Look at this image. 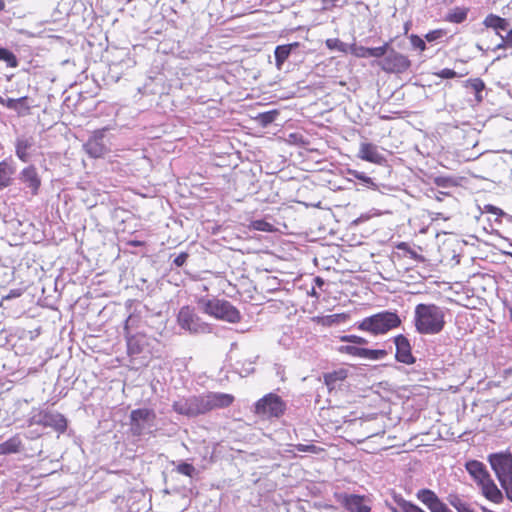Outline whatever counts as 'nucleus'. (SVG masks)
<instances>
[{
  "label": "nucleus",
  "instance_id": "f257e3e1",
  "mask_svg": "<svg viewBox=\"0 0 512 512\" xmlns=\"http://www.w3.org/2000/svg\"><path fill=\"white\" fill-rule=\"evenodd\" d=\"M445 315L443 307L434 303H419L414 309L415 330L422 335H436L445 327Z\"/></svg>",
  "mask_w": 512,
  "mask_h": 512
},
{
  "label": "nucleus",
  "instance_id": "f03ea898",
  "mask_svg": "<svg viewBox=\"0 0 512 512\" xmlns=\"http://www.w3.org/2000/svg\"><path fill=\"white\" fill-rule=\"evenodd\" d=\"M197 305L205 314L229 323H238L241 320L239 310L229 301L218 298L200 297Z\"/></svg>",
  "mask_w": 512,
  "mask_h": 512
},
{
  "label": "nucleus",
  "instance_id": "7ed1b4c3",
  "mask_svg": "<svg viewBox=\"0 0 512 512\" xmlns=\"http://www.w3.org/2000/svg\"><path fill=\"white\" fill-rule=\"evenodd\" d=\"M488 462L506 497L512 502V454L510 452L492 453L488 456Z\"/></svg>",
  "mask_w": 512,
  "mask_h": 512
},
{
  "label": "nucleus",
  "instance_id": "20e7f679",
  "mask_svg": "<svg viewBox=\"0 0 512 512\" xmlns=\"http://www.w3.org/2000/svg\"><path fill=\"white\" fill-rule=\"evenodd\" d=\"M400 324L401 319L396 312L382 311L358 322L357 328L373 335H379L397 328Z\"/></svg>",
  "mask_w": 512,
  "mask_h": 512
},
{
  "label": "nucleus",
  "instance_id": "39448f33",
  "mask_svg": "<svg viewBox=\"0 0 512 512\" xmlns=\"http://www.w3.org/2000/svg\"><path fill=\"white\" fill-rule=\"evenodd\" d=\"M156 413L152 409L139 408L130 413V430L135 436L151 433L155 426Z\"/></svg>",
  "mask_w": 512,
  "mask_h": 512
},
{
  "label": "nucleus",
  "instance_id": "423d86ee",
  "mask_svg": "<svg viewBox=\"0 0 512 512\" xmlns=\"http://www.w3.org/2000/svg\"><path fill=\"white\" fill-rule=\"evenodd\" d=\"M177 322L179 326L194 334H205L211 332L209 324L203 322L189 306L180 309Z\"/></svg>",
  "mask_w": 512,
  "mask_h": 512
},
{
  "label": "nucleus",
  "instance_id": "0eeeda50",
  "mask_svg": "<svg viewBox=\"0 0 512 512\" xmlns=\"http://www.w3.org/2000/svg\"><path fill=\"white\" fill-rule=\"evenodd\" d=\"M28 425L51 427L58 432H64L67 428V422L63 415L45 410L33 411L31 417L28 420Z\"/></svg>",
  "mask_w": 512,
  "mask_h": 512
},
{
  "label": "nucleus",
  "instance_id": "6e6552de",
  "mask_svg": "<svg viewBox=\"0 0 512 512\" xmlns=\"http://www.w3.org/2000/svg\"><path fill=\"white\" fill-rule=\"evenodd\" d=\"M284 410V402L278 395L273 393L265 395L255 405V413L265 418L280 417Z\"/></svg>",
  "mask_w": 512,
  "mask_h": 512
},
{
  "label": "nucleus",
  "instance_id": "1a4fd4ad",
  "mask_svg": "<svg viewBox=\"0 0 512 512\" xmlns=\"http://www.w3.org/2000/svg\"><path fill=\"white\" fill-rule=\"evenodd\" d=\"M172 408L176 413L187 417H196L207 413L203 395L181 398L173 403Z\"/></svg>",
  "mask_w": 512,
  "mask_h": 512
},
{
  "label": "nucleus",
  "instance_id": "9d476101",
  "mask_svg": "<svg viewBox=\"0 0 512 512\" xmlns=\"http://www.w3.org/2000/svg\"><path fill=\"white\" fill-rule=\"evenodd\" d=\"M377 64L386 73L402 74L410 68L411 61L407 56L394 49H390L386 56L379 60Z\"/></svg>",
  "mask_w": 512,
  "mask_h": 512
},
{
  "label": "nucleus",
  "instance_id": "9b49d317",
  "mask_svg": "<svg viewBox=\"0 0 512 512\" xmlns=\"http://www.w3.org/2000/svg\"><path fill=\"white\" fill-rule=\"evenodd\" d=\"M339 502L349 512H370L371 504L367 497L357 494H342Z\"/></svg>",
  "mask_w": 512,
  "mask_h": 512
},
{
  "label": "nucleus",
  "instance_id": "f8f14e48",
  "mask_svg": "<svg viewBox=\"0 0 512 512\" xmlns=\"http://www.w3.org/2000/svg\"><path fill=\"white\" fill-rule=\"evenodd\" d=\"M104 130H97L84 144V150L93 158H100L105 155L107 148L103 143Z\"/></svg>",
  "mask_w": 512,
  "mask_h": 512
},
{
  "label": "nucleus",
  "instance_id": "ddd939ff",
  "mask_svg": "<svg viewBox=\"0 0 512 512\" xmlns=\"http://www.w3.org/2000/svg\"><path fill=\"white\" fill-rule=\"evenodd\" d=\"M204 396L206 412L213 409H221L230 406L234 401V396L228 393L211 392Z\"/></svg>",
  "mask_w": 512,
  "mask_h": 512
},
{
  "label": "nucleus",
  "instance_id": "4468645a",
  "mask_svg": "<svg viewBox=\"0 0 512 512\" xmlns=\"http://www.w3.org/2000/svg\"><path fill=\"white\" fill-rule=\"evenodd\" d=\"M131 317H129L126 321L125 330H126V338H127V350L128 354L131 356L138 355L142 353L145 349V346L148 344V338L144 334H136L129 336L128 333V324L131 321Z\"/></svg>",
  "mask_w": 512,
  "mask_h": 512
},
{
  "label": "nucleus",
  "instance_id": "2eb2a0df",
  "mask_svg": "<svg viewBox=\"0 0 512 512\" xmlns=\"http://www.w3.org/2000/svg\"><path fill=\"white\" fill-rule=\"evenodd\" d=\"M395 345H396V359L399 362L404 364H413L415 362V358L411 353V345L409 340L403 336L398 335L395 337Z\"/></svg>",
  "mask_w": 512,
  "mask_h": 512
},
{
  "label": "nucleus",
  "instance_id": "dca6fc26",
  "mask_svg": "<svg viewBox=\"0 0 512 512\" xmlns=\"http://www.w3.org/2000/svg\"><path fill=\"white\" fill-rule=\"evenodd\" d=\"M481 494L489 501L500 504L503 502L504 496L502 491L497 487L492 477H488L480 486H478Z\"/></svg>",
  "mask_w": 512,
  "mask_h": 512
},
{
  "label": "nucleus",
  "instance_id": "f3484780",
  "mask_svg": "<svg viewBox=\"0 0 512 512\" xmlns=\"http://www.w3.org/2000/svg\"><path fill=\"white\" fill-rule=\"evenodd\" d=\"M465 468L477 486H480L488 477L491 476L486 466L478 460L467 461Z\"/></svg>",
  "mask_w": 512,
  "mask_h": 512
},
{
  "label": "nucleus",
  "instance_id": "a211bd4d",
  "mask_svg": "<svg viewBox=\"0 0 512 512\" xmlns=\"http://www.w3.org/2000/svg\"><path fill=\"white\" fill-rule=\"evenodd\" d=\"M358 157L374 164H381L385 161L378 147L372 143H361Z\"/></svg>",
  "mask_w": 512,
  "mask_h": 512
},
{
  "label": "nucleus",
  "instance_id": "6ab92c4d",
  "mask_svg": "<svg viewBox=\"0 0 512 512\" xmlns=\"http://www.w3.org/2000/svg\"><path fill=\"white\" fill-rule=\"evenodd\" d=\"M20 180L30 189L33 195L38 193L41 180L36 169L32 166L24 168L20 173Z\"/></svg>",
  "mask_w": 512,
  "mask_h": 512
},
{
  "label": "nucleus",
  "instance_id": "aec40b11",
  "mask_svg": "<svg viewBox=\"0 0 512 512\" xmlns=\"http://www.w3.org/2000/svg\"><path fill=\"white\" fill-rule=\"evenodd\" d=\"M300 46V43L293 42L286 45H279L275 48V65L277 69H281L284 62L289 58L290 54Z\"/></svg>",
  "mask_w": 512,
  "mask_h": 512
},
{
  "label": "nucleus",
  "instance_id": "412c9836",
  "mask_svg": "<svg viewBox=\"0 0 512 512\" xmlns=\"http://www.w3.org/2000/svg\"><path fill=\"white\" fill-rule=\"evenodd\" d=\"M417 498L423 504H425L430 511H432L435 507H437L442 501L438 498V496L429 489H421L417 492Z\"/></svg>",
  "mask_w": 512,
  "mask_h": 512
},
{
  "label": "nucleus",
  "instance_id": "4be33fe9",
  "mask_svg": "<svg viewBox=\"0 0 512 512\" xmlns=\"http://www.w3.org/2000/svg\"><path fill=\"white\" fill-rule=\"evenodd\" d=\"M483 24L487 27V28H492L494 29L498 35L499 34V31H505L508 29L509 27V23L506 19L504 18H501L495 14H489L485 19H484V22Z\"/></svg>",
  "mask_w": 512,
  "mask_h": 512
},
{
  "label": "nucleus",
  "instance_id": "5701e85b",
  "mask_svg": "<svg viewBox=\"0 0 512 512\" xmlns=\"http://www.w3.org/2000/svg\"><path fill=\"white\" fill-rule=\"evenodd\" d=\"M33 146V140L31 138L20 137L16 140V155L23 161L29 160L28 150Z\"/></svg>",
  "mask_w": 512,
  "mask_h": 512
},
{
  "label": "nucleus",
  "instance_id": "b1692460",
  "mask_svg": "<svg viewBox=\"0 0 512 512\" xmlns=\"http://www.w3.org/2000/svg\"><path fill=\"white\" fill-rule=\"evenodd\" d=\"M14 173L15 168L12 164L7 161L0 162V190L11 184Z\"/></svg>",
  "mask_w": 512,
  "mask_h": 512
},
{
  "label": "nucleus",
  "instance_id": "393cba45",
  "mask_svg": "<svg viewBox=\"0 0 512 512\" xmlns=\"http://www.w3.org/2000/svg\"><path fill=\"white\" fill-rule=\"evenodd\" d=\"M22 447V441L18 435L0 443V455L17 453Z\"/></svg>",
  "mask_w": 512,
  "mask_h": 512
},
{
  "label": "nucleus",
  "instance_id": "a878e982",
  "mask_svg": "<svg viewBox=\"0 0 512 512\" xmlns=\"http://www.w3.org/2000/svg\"><path fill=\"white\" fill-rule=\"evenodd\" d=\"M393 499L397 505V508L391 507V510L393 512H425L423 509H421L417 505L405 500L400 495H395L393 497Z\"/></svg>",
  "mask_w": 512,
  "mask_h": 512
},
{
  "label": "nucleus",
  "instance_id": "bb28decb",
  "mask_svg": "<svg viewBox=\"0 0 512 512\" xmlns=\"http://www.w3.org/2000/svg\"><path fill=\"white\" fill-rule=\"evenodd\" d=\"M347 378V371L345 369H339L324 375V382L329 389H334L339 383Z\"/></svg>",
  "mask_w": 512,
  "mask_h": 512
},
{
  "label": "nucleus",
  "instance_id": "cd10ccee",
  "mask_svg": "<svg viewBox=\"0 0 512 512\" xmlns=\"http://www.w3.org/2000/svg\"><path fill=\"white\" fill-rule=\"evenodd\" d=\"M465 87L471 88L474 91L477 102L482 101L483 97L481 93L485 88V84L480 78L466 80Z\"/></svg>",
  "mask_w": 512,
  "mask_h": 512
},
{
  "label": "nucleus",
  "instance_id": "c85d7f7f",
  "mask_svg": "<svg viewBox=\"0 0 512 512\" xmlns=\"http://www.w3.org/2000/svg\"><path fill=\"white\" fill-rule=\"evenodd\" d=\"M448 501L450 505L457 510V512H474L469 504H467L457 495H450Z\"/></svg>",
  "mask_w": 512,
  "mask_h": 512
},
{
  "label": "nucleus",
  "instance_id": "c756f323",
  "mask_svg": "<svg viewBox=\"0 0 512 512\" xmlns=\"http://www.w3.org/2000/svg\"><path fill=\"white\" fill-rule=\"evenodd\" d=\"M326 47L330 50H337L339 52L348 53L349 45L342 42L338 38H329L325 41Z\"/></svg>",
  "mask_w": 512,
  "mask_h": 512
},
{
  "label": "nucleus",
  "instance_id": "7c9ffc66",
  "mask_svg": "<svg viewBox=\"0 0 512 512\" xmlns=\"http://www.w3.org/2000/svg\"><path fill=\"white\" fill-rule=\"evenodd\" d=\"M387 352L385 350H374V349H367L363 348L362 352V358L370 359V360H380L386 357Z\"/></svg>",
  "mask_w": 512,
  "mask_h": 512
},
{
  "label": "nucleus",
  "instance_id": "2f4dec72",
  "mask_svg": "<svg viewBox=\"0 0 512 512\" xmlns=\"http://www.w3.org/2000/svg\"><path fill=\"white\" fill-rule=\"evenodd\" d=\"M348 175L361 180L365 185L368 187H371L373 189H376V184L374 183L373 179L365 175L363 172H359L357 170L349 169L347 171Z\"/></svg>",
  "mask_w": 512,
  "mask_h": 512
},
{
  "label": "nucleus",
  "instance_id": "473e14b6",
  "mask_svg": "<svg viewBox=\"0 0 512 512\" xmlns=\"http://www.w3.org/2000/svg\"><path fill=\"white\" fill-rule=\"evenodd\" d=\"M434 184L440 188H451L458 185L456 179L452 177L438 176L433 180Z\"/></svg>",
  "mask_w": 512,
  "mask_h": 512
},
{
  "label": "nucleus",
  "instance_id": "72a5a7b5",
  "mask_svg": "<svg viewBox=\"0 0 512 512\" xmlns=\"http://www.w3.org/2000/svg\"><path fill=\"white\" fill-rule=\"evenodd\" d=\"M467 17V11L465 9L456 8L448 16L447 19L450 22L461 23Z\"/></svg>",
  "mask_w": 512,
  "mask_h": 512
},
{
  "label": "nucleus",
  "instance_id": "f704fd0d",
  "mask_svg": "<svg viewBox=\"0 0 512 512\" xmlns=\"http://www.w3.org/2000/svg\"><path fill=\"white\" fill-rule=\"evenodd\" d=\"M0 61H5L10 67L17 66V59L15 55L5 48H0Z\"/></svg>",
  "mask_w": 512,
  "mask_h": 512
},
{
  "label": "nucleus",
  "instance_id": "c9c22d12",
  "mask_svg": "<svg viewBox=\"0 0 512 512\" xmlns=\"http://www.w3.org/2000/svg\"><path fill=\"white\" fill-rule=\"evenodd\" d=\"M348 52L358 58L369 57V48L364 46H357L356 44L349 45Z\"/></svg>",
  "mask_w": 512,
  "mask_h": 512
},
{
  "label": "nucleus",
  "instance_id": "e433bc0d",
  "mask_svg": "<svg viewBox=\"0 0 512 512\" xmlns=\"http://www.w3.org/2000/svg\"><path fill=\"white\" fill-rule=\"evenodd\" d=\"M389 52V43H385L383 46L369 48V57L384 58Z\"/></svg>",
  "mask_w": 512,
  "mask_h": 512
},
{
  "label": "nucleus",
  "instance_id": "4c0bfd02",
  "mask_svg": "<svg viewBox=\"0 0 512 512\" xmlns=\"http://www.w3.org/2000/svg\"><path fill=\"white\" fill-rule=\"evenodd\" d=\"M250 227L253 230L264 231V232H271L273 229V226L270 223L266 222L265 220H261V219L252 221L250 224Z\"/></svg>",
  "mask_w": 512,
  "mask_h": 512
},
{
  "label": "nucleus",
  "instance_id": "58836bf2",
  "mask_svg": "<svg viewBox=\"0 0 512 512\" xmlns=\"http://www.w3.org/2000/svg\"><path fill=\"white\" fill-rule=\"evenodd\" d=\"M338 351L340 353H346V354L351 355V356L362 358L363 348H359V347H356V346L346 345V346H340L338 348Z\"/></svg>",
  "mask_w": 512,
  "mask_h": 512
},
{
  "label": "nucleus",
  "instance_id": "ea45409f",
  "mask_svg": "<svg viewBox=\"0 0 512 512\" xmlns=\"http://www.w3.org/2000/svg\"><path fill=\"white\" fill-rule=\"evenodd\" d=\"M435 75L440 78H443V79H451V78H455V77H463L464 75H466V73H457L456 71H454L452 69L445 68V69H442L441 71L435 73Z\"/></svg>",
  "mask_w": 512,
  "mask_h": 512
},
{
  "label": "nucleus",
  "instance_id": "a19ab883",
  "mask_svg": "<svg viewBox=\"0 0 512 512\" xmlns=\"http://www.w3.org/2000/svg\"><path fill=\"white\" fill-rule=\"evenodd\" d=\"M294 448L299 451V452H309V453H314V454H317L319 453L320 451H322L321 448L313 445V444H296L294 445Z\"/></svg>",
  "mask_w": 512,
  "mask_h": 512
},
{
  "label": "nucleus",
  "instance_id": "79ce46f5",
  "mask_svg": "<svg viewBox=\"0 0 512 512\" xmlns=\"http://www.w3.org/2000/svg\"><path fill=\"white\" fill-rule=\"evenodd\" d=\"M25 99H26L25 97H22V98H19V99L8 98L7 100H5L2 97V100L0 101V104L6 106L9 109L17 110L18 104L24 102Z\"/></svg>",
  "mask_w": 512,
  "mask_h": 512
},
{
  "label": "nucleus",
  "instance_id": "37998d69",
  "mask_svg": "<svg viewBox=\"0 0 512 512\" xmlns=\"http://www.w3.org/2000/svg\"><path fill=\"white\" fill-rule=\"evenodd\" d=\"M409 39L413 48L419 49L420 51H424L426 49L425 41L419 36L412 34Z\"/></svg>",
  "mask_w": 512,
  "mask_h": 512
},
{
  "label": "nucleus",
  "instance_id": "c03bdc74",
  "mask_svg": "<svg viewBox=\"0 0 512 512\" xmlns=\"http://www.w3.org/2000/svg\"><path fill=\"white\" fill-rule=\"evenodd\" d=\"M342 342H350L354 344L363 345L367 343V340L357 335H344L340 337Z\"/></svg>",
  "mask_w": 512,
  "mask_h": 512
},
{
  "label": "nucleus",
  "instance_id": "a18cd8bd",
  "mask_svg": "<svg viewBox=\"0 0 512 512\" xmlns=\"http://www.w3.org/2000/svg\"><path fill=\"white\" fill-rule=\"evenodd\" d=\"M348 316L346 314H333V315H329L327 316L325 319H324V322L326 324H334V323H340V322H345L347 320Z\"/></svg>",
  "mask_w": 512,
  "mask_h": 512
},
{
  "label": "nucleus",
  "instance_id": "49530a36",
  "mask_svg": "<svg viewBox=\"0 0 512 512\" xmlns=\"http://www.w3.org/2000/svg\"><path fill=\"white\" fill-rule=\"evenodd\" d=\"M177 471L180 473V474H183V475H186V476H189V477H192L194 472H195V468L193 465L191 464H188V463H181L178 465L177 467Z\"/></svg>",
  "mask_w": 512,
  "mask_h": 512
},
{
  "label": "nucleus",
  "instance_id": "de8ad7c7",
  "mask_svg": "<svg viewBox=\"0 0 512 512\" xmlns=\"http://www.w3.org/2000/svg\"><path fill=\"white\" fill-rule=\"evenodd\" d=\"M187 258H188V254L185 252H182L173 260V263L177 267H181L186 262Z\"/></svg>",
  "mask_w": 512,
  "mask_h": 512
},
{
  "label": "nucleus",
  "instance_id": "09e8293b",
  "mask_svg": "<svg viewBox=\"0 0 512 512\" xmlns=\"http://www.w3.org/2000/svg\"><path fill=\"white\" fill-rule=\"evenodd\" d=\"M275 114H276L275 112H268V113L263 114L261 116L263 123L268 124V123H271L272 121H274Z\"/></svg>",
  "mask_w": 512,
  "mask_h": 512
},
{
  "label": "nucleus",
  "instance_id": "8fccbe9b",
  "mask_svg": "<svg viewBox=\"0 0 512 512\" xmlns=\"http://www.w3.org/2000/svg\"><path fill=\"white\" fill-rule=\"evenodd\" d=\"M440 35H441L440 31H431L426 34L425 38L427 39V41L432 42V41L436 40L437 38H439Z\"/></svg>",
  "mask_w": 512,
  "mask_h": 512
},
{
  "label": "nucleus",
  "instance_id": "3c124183",
  "mask_svg": "<svg viewBox=\"0 0 512 512\" xmlns=\"http://www.w3.org/2000/svg\"><path fill=\"white\" fill-rule=\"evenodd\" d=\"M485 209H486L487 212H490V213H492L494 215H502L503 214V212H502V210L500 208L495 207L493 205H486Z\"/></svg>",
  "mask_w": 512,
  "mask_h": 512
},
{
  "label": "nucleus",
  "instance_id": "603ef678",
  "mask_svg": "<svg viewBox=\"0 0 512 512\" xmlns=\"http://www.w3.org/2000/svg\"><path fill=\"white\" fill-rule=\"evenodd\" d=\"M431 512H452V511L443 502H441Z\"/></svg>",
  "mask_w": 512,
  "mask_h": 512
},
{
  "label": "nucleus",
  "instance_id": "864d4df0",
  "mask_svg": "<svg viewBox=\"0 0 512 512\" xmlns=\"http://www.w3.org/2000/svg\"><path fill=\"white\" fill-rule=\"evenodd\" d=\"M500 37H501L502 41H501V43H499V44L497 45V47H496V48H497V49H505V48H509V47H508V44H506V38H505L504 36H501V35H500Z\"/></svg>",
  "mask_w": 512,
  "mask_h": 512
},
{
  "label": "nucleus",
  "instance_id": "5fc2aeb1",
  "mask_svg": "<svg viewBox=\"0 0 512 512\" xmlns=\"http://www.w3.org/2000/svg\"><path fill=\"white\" fill-rule=\"evenodd\" d=\"M504 37L506 38V44H508V47H512V29Z\"/></svg>",
  "mask_w": 512,
  "mask_h": 512
},
{
  "label": "nucleus",
  "instance_id": "6e6d98bb",
  "mask_svg": "<svg viewBox=\"0 0 512 512\" xmlns=\"http://www.w3.org/2000/svg\"><path fill=\"white\" fill-rule=\"evenodd\" d=\"M439 195H448L446 192H438Z\"/></svg>",
  "mask_w": 512,
  "mask_h": 512
},
{
  "label": "nucleus",
  "instance_id": "4d7b16f0",
  "mask_svg": "<svg viewBox=\"0 0 512 512\" xmlns=\"http://www.w3.org/2000/svg\"><path fill=\"white\" fill-rule=\"evenodd\" d=\"M325 2H337L338 0H324Z\"/></svg>",
  "mask_w": 512,
  "mask_h": 512
},
{
  "label": "nucleus",
  "instance_id": "13d9d810",
  "mask_svg": "<svg viewBox=\"0 0 512 512\" xmlns=\"http://www.w3.org/2000/svg\"><path fill=\"white\" fill-rule=\"evenodd\" d=\"M436 199L441 200V195H435Z\"/></svg>",
  "mask_w": 512,
  "mask_h": 512
},
{
  "label": "nucleus",
  "instance_id": "bf43d9fd",
  "mask_svg": "<svg viewBox=\"0 0 512 512\" xmlns=\"http://www.w3.org/2000/svg\"><path fill=\"white\" fill-rule=\"evenodd\" d=\"M2 100V97L0 96V101Z\"/></svg>",
  "mask_w": 512,
  "mask_h": 512
}]
</instances>
